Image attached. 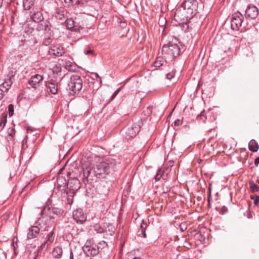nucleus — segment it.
I'll use <instances>...</instances> for the list:
<instances>
[{
	"instance_id": "1",
	"label": "nucleus",
	"mask_w": 259,
	"mask_h": 259,
	"mask_svg": "<svg viewBox=\"0 0 259 259\" xmlns=\"http://www.w3.org/2000/svg\"><path fill=\"white\" fill-rule=\"evenodd\" d=\"M98 175L102 178H104L105 175L108 174L113 170L115 166V161L108 158L98 159Z\"/></svg>"
},
{
	"instance_id": "2",
	"label": "nucleus",
	"mask_w": 259,
	"mask_h": 259,
	"mask_svg": "<svg viewBox=\"0 0 259 259\" xmlns=\"http://www.w3.org/2000/svg\"><path fill=\"white\" fill-rule=\"evenodd\" d=\"M198 3L196 0H185L182 4L184 13L187 19H190L197 12Z\"/></svg>"
},
{
	"instance_id": "3",
	"label": "nucleus",
	"mask_w": 259,
	"mask_h": 259,
	"mask_svg": "<svg viewBox=\"0 0 259 259\" xmlns=\"http://www.w3.org/2000/svg\"><path fill=\"white\" fill-rule=\"evenodd\" d=\"M82 87V81L78 75H73L70 77L68 83L70 94H74L79 92Z\"/></svg>"
},
{
	"instance_id": "4",
	"label": "nucleus",
	"mask_w": 259,
	"mask_h": 259,
	"mask_svg": "<svg viewBox=\"0 0 259 259\" xmlns=\"http://www.w3.org/2000/svg\"><path fill=\"white\" fill-rule=\"evenodd\" d=\"M180 49L176 44H169L165 45L162 48V53L167 54L173 58L177 57L179 55Z\"/></svg>"
},
{
	"instance_id": "5",
	"label": "nucleus",
	"mask_w": 259,
	"mask_h": 259,
	"mask_svg": "<svg viewBox=\"0 0 259 259\" xmlns=\"http://www.w3.org/2000/svg\"><path fill=\"white\" fill-rule=\"evenodd\" d=\"M242 16L240 13L234 14L231 19V28L234 30H238L242 25Z\"/></svg>"
},
{
	"instance_id": "6",
	"label": "nucleus",
	"mask_w": 259,
	"mask_h": 259,
	"mask_svg": "<svg viewBox=\"0 0 259 259\" xmlns=\"http://www.w3.org/2000/svg\"><path fill=\"white\" fill-rule=\"evenodd\" d=\"M258 14V10L254 6L249 5L245 11V17L251 19H255Z\"/></svg>"
},
{
	"instance_id": "7",
	"label": "nucleus",
	"mask_w": 259,
	"mask_h": 259,
	"mask_svg": "<svg viewBox=\"0 0 259 259\" xmlns=\"http://www.w3.org/2000/svg\"><path fill=\"white\" fill-rule=\"evenodd\" d=\"M73 218L77 222L82 223L85 222L87 217L80 209H77L73 212Z\"/></svg>"
},
{
	"instance_id": "8",
	"label": "nucleus",
	"mask_w": 259,
	"mask_h": 259,
	"mask_svg": "<svg viewBox=\"0 0 259 259\" xmlns=\"http://www.w3.org/2000/svg\"><path fill=\"white\" fill-rule=\"evenodd\" d=\"M140 126L138 124H133L128 127L125 132V137L127 139L135 137L140 131Z\"/></svg>"
},
{
	"instance_id": "9",
	"label": "nucleus",
	"mask_w": 259,
	"mask_h": 259,
	"mask_svg": "<svg viewBox=\"0 0 259 259\" xmlns=\"http://www.w3.org/2000/svg\"><path fill=\"white\" fill-rule=\"evenodd\" d=\"M43 80V77L39 74L32 76L29 81V84L33 88L36 89L39 87Z\"/></svg>"
},
{
	"instance_id": "10",
	"label": "nucleus",
	"mask_w": 259,
	"mask_h": 259,
	"mask_svg": "<svg viewBox=\"0 0 259 259\" xmlns=\"http://www.w3.org/2000/svg\"><path fill=\"white\" fill-rule=\"evenodd\" d=\"M48 92L55 95L57 93L58 90V84L54 80H51L48 82L46 84Z\"/></svg>"
},
{
	"instance_id": "11",
	"label": "nucleus",
	"mask_w": 259,
	"mask_h": 259,
	"mask_svg": "<svg viewBox=\"0 0 259 259\" xmlns=\"http://www.w3.org/2000/svg\"><path fill=\"white\" fill-rule=\"evenodd\" d=\"M109 250L107 246V244L106 241H102L98 243V254L102 256L103 254H107L109 253Z\"/></svg>"
},
{
	"instance_id": "12",
	"label": "nucleus",
	"mask_w": 259,
	"mask_h": 259,
	"mask_svg": "<svg viewBox=\"0 0 259 259\" xmlns=\"http://www.w3.org/2000/svg\"><path fill=\"white\" fill-rule=\"evenodd\" d=\"M14 75H11L9 78L5 80V81L0 85V90H3L5 93L7 92L11 87L13 83L12 78Z\"/></svg>"
},
{
	"instance_id": "13",
	"label": "nucleus",
	"mask_w": 259,
	"mask_h": 259,
	"mask_svg": "<svg viewBox=\"0 0 259 259\" xmlns=\"http://www.w3.org/2000/svg\"><path fill=\"white\" fill-rule=\"evenodd\" d=\"M68 187L73 191H76L80 188V182L76 178L70 179L68 181Z\"/></svg>"
},
{
	"instance_id": "14",
	"label": "nucleus",
	"mask_w": 259,
	"mask_h": 259,
	"mask_svg": "<svg viewBox=\"0 0 259 259\" xmlns=\"http://www.w3.org/2000/svg\"><path fill=\"white\" fill-rule=\"evenodd\" d=\"M49 53L50 55H53L57 57L61 56L65 53L64 49L61 46H54L50 49Z\"/></svg>"
},
{
	"instance_id": "15",
	"label": "nucleus",
	"mask_w": 259,
	"mask_h": 259,
	"mask_svg": "<svg viewBox=\"0 0 259 259\" xmlns=\"http://www.w3.org/2000/svg\"><path fill=\"white\" fill-rule=\"evenodd\" d=\"M39 228L36 226H33L29 229L27 233V238L31 239L36 237L39 232Z\"/></svg>"
},
{
	"instance_id": "16",
	"label": "nucleus",
	"mask_w": 259,
	"mask_h": 259,
	"mask_svg": "<svg viewBox=\"0 0 259 259\" xmlns=\"http://www.w3.org/2000/svg\"><path fill=\"white\" fill-rule=\"evenodd\" d=\"M83 251L88 256L94 257L97 254V250L93 246H87L83 248Z\"/></svg>"
},
{
	"instance_id": "17",
	"label": "nucleus",
	"mask_w": 259,
	"mask_h": 259,
	"mask_svg": "<svg viewBox=\"0 0 259 259\" xmlns=\"http://www.w3.org/2000/svg\"><path fill=\"white\" fill-rule=\"evenodd\" d=\"M63 250L60 246H56L52 251V255L55 258H60L62 256Z\"/></svg>"
},
{
	"instance_id": "18",
	"label": "nucleus",
	"mask_w": 259,
	"mask_h": 259,
	"mask_svg": "<svg viewBox=\"0 0 259 259\" xmlns=\"http://www.w3.org/2000/svg\"><path fill=\"white\" fill-rule=\"evenodd\" d=\"M54 240V232L53 231H51L48 235L47 241H46L41 245V247L42 248H45L46 245H47V247H48L49 245L51 244L53 242Z\"/></svg>"
},
{
	"instance_id": "19",
	"label": "nucleus",
	"mask_w": 259,
	"mask_h": 259,
	"mask_svg": "<svg viewBox=\"0 0 259 259\" xmlns=\"http://www.w3.org/2000/svg\"><path fill=\"white\" fill-rule=\"evenodd\" d=\"M31 19L35 22L39 23L44 20V17L40 12H36L31 16Z\"/></svg>"
},
{
	"instance_id": "20",
	"label": "nucleus",
	"mask_w": 259,
	"mask_h": 259,
	"mask_svg": "<svg viewBox=\"0 0 259 259\" xmlns=\"http://www.w3.org/2000/svg\"><path fill=\"white\" fill-rule=\"evenodd\" d=\"M57 185L59 187H65L68 186V182L67 181L65 177L59 176L57 180Z\"/></svg>"
},
{
	"instance_id": "21",
	"label": "nucleus",
	"mask_w": 259,
	"mask_h": 259,
	"mask_svg": "<svg viewBox=\"0 0 259 259\" xmlns=\"http://www.w3.org/2000/svg\"><path fill=\"white\" fill-rule=\"evenodd\" d=\"M249 149L252 152H256L258 149L257 143L254 140H251L248 144Z\"/></svg>"
},
{
	"instance_id": "22",
	"label": "nucleus",
	"mask_w": 259,
	"mask_h": 259,
	"mask_svg": "<svg viewBox=\"0 0 259 259\" xmlns=\"http://www.w3.org/2000/svg\"><path fill=\"white\" fill-rule=\"evenodd\" d=\"M64 2L68 6H77L83 4L82 0H64Z\"/></svg>"
},
{
	"instance_id": "23",
	"label": "nucleus",
	"mask_w": 259,
	"mask_h": 259,
	"mask_svg": "<svg viewBox=\"0 0 259 259\" xmlns=\"http://www.w3.org/2000/svg\"><path fill=\"white\" fill-rule=\"evenodd\" d=\"M63 65H64L65 68L69 71L73 70V64L72 61L69 60H65L64 61Z\"/></svg>"
},
{
	"instance_id": "24",
	"label": "nucleus",
	"mask_w": 259,
	"mask_h": 259,
	"mask_svg": "<svg viewBox=\"0 0 259 259\" xmlns=\"http://www.w3.org/2000/svg\"><path fill=\"white\" fill-rule=\"evenodd\" d=\"M161 178L164 179V171L161 169H159L156 176H155L154 179L156 181H158Z\"/></svg>"
},
{
	"instance_id": "25",
	"label": "nucleus",
	"mask_w": 259,
	"mask_h": 259,
	"mask_svg": "<svg viewBox=\"0 0 259 259\" xmlns=\"http://www.w3.org/2000/svg\"><path fill=\"white\" fill-rule=\"evenodd\" d=\"M97 175L96 174L95 170L94 169H92L89 171V175H88V178L89 180L92 179V180H94V179H93V177L95 176V181L96 182L97 179Z\"/></svg>"
},
{
	"instance_id": "26",
	"label": "nucleus",
	"mask_w": 259,
	"mask_h": 259,
	"mask_svg": "<svg viewBox=\"0 0 259 259\" xmlns=\"http://www.w3.org/2000/svg\"><path fill=\"white\" fill-rule=\"evenodd\" d=\"M61 67L60 64H56L54 66H53L52 68V71L54 74H56L57 75L58 73H60L61 71Z\"/></svg>"
},
{
	"instance_id": "27",
	"label": "nucleus",
	"mask_w": 259,
	"mask_h": 259,
	"mask_svg": "<svg viewBox=\"0 0 259 259\" xmlns=\"http://www.w3.org/2000/svg\"><path fill=\"white\" fill-rule=\"evenodd\" d=\"M163 61L162 60V58L161 57H158L156 59L154 63V66L155 67H160L163 64Z\"/></svg>"
},
{
	"instance_id": "28",
	"label": "nucleus",
	"mask_w": 259,
	"mask_h": 259,
	"mask_svg": "<svg viewBox=\"0 0 259 259\" xmlns=\"http://www.w3.org/2000/svg\"><path fill=\"white\" fill-rule=\"evenodd\" d=\"M147 227V223H145L144 220L142 221V222L141 224V232L142 234L143 235V237H146V235L145 232V230Z\"/></svg>"
},
{
	"instance_id": "29",
	"label": "nucleus",
	"mask_w": 259,
	"mask_h": 259,
	"mask_svg": "<svg viewBox=\"0 0 259 259\" xmlns=\"http://www.w3.org/2000/svg\"><path fill=\"white\" fill-rule=\"evenodd\" d=\"M7 122V116H3L0 119V127H2V128H3Z\"/></svg>"
},
{
	"instance_id": "30",
	"label": "nucleus",
	"mask_w": 259,
	"mask_h": 259,
	"mask_svg": "<svg viewBox=\"0 0 259 259\" xmlns=\"http://www.w3.org/2000/svg\"><path fill=\"white\" fill-rule=\"evenodd\" d=\"M250 187L251 190L254 192H256L259 190V186L253 182L250 183Z\"/></svg>"
},
{
	"instance_id": "31",
	"label": "nucleus",
	"mask_w": 259,
	"mask_h": 259,
	"mask_svg": "<svg viewBox=\"0 0 259 259\" xmlns=\"http://www.w3.org/2000/svg\"><path fill=\"white\" fill-rule=\"evenodd\" d=\"M197 118L198 119L202 120L203 121H205L206 119V116L205 114L204 111L201 112V113L197 116Z\"/></svg>"
},
{
	"instance_id": "32",
	"label": "nucleus",
	"mask_w": 259,
	"mask_h": 259,
	"mask_svg": "<svg viewBox=\"0 0 259 259\" xmlns=\"http://www.w3.org/2000/svg\"><path fill=\"white\" fill-rule=\"evenodd\" d=\"M9 115L11 117L14 114V106L12 104H10L8 106Z\"/></svg>"
},
{
	"instance_id": "33",
	"label": "nucleus",
	"mask_w": 259,
	"mask_h": 259,
	"mask_svg": "<svg viewBox=\"0 0 259 259\" xmlns=\"http://www.w3.org/2000/svg\"><path fill=\"white\" fill-rule=\"evenodd\" d=\"M16 131L14 128H9L8 130V133L9 136L13 137L15 134Z\"/></svg>"
},
{
	"instance_id": "34",
	"label": "nucleus",
	"mask_w": 259,
	"mask_h": 259,
	"mask_svg": "<svg viewBox=\"0 0 259 259\" xmlns=\"http://www.w3.org/2000/svg\"><path fill=\"white\" fill-rule=\"evenodd\" d=\"M52 42V39L50 37H47L42 42V44L45 46H48Z\"/></svg>"
},
{
	"instance_id": "35",
	"label": "nucleus",
	"mask_w": 259,
	"mask_h": 259,
	"mask_svg": "<svg viewBox=\"0 0 259 259\" xmlns=\"http://www.w3.org/2000/svg\"><path fill=\"white\" fill-rule=\"evenodd\" d=\"M187 228L186 223H182L180 225V229L182 232L185 231Z\"/></svg>"
},
{
	"instance_id": "36",
	"label": "nucleus",
	"mask_w": 259,
	"mask_h": 259,
	"mask_svg": "<svg viewBox=\"0 0 259 259\" xmlns=\"http://www.w3.org/2000/svg\"><path fill=\"white\" fill-rule=\"evenodd\" d=\"M64 17L63 12H59L56 15V18L60 20H61Z\"/></svg>"
},
{
	"instance_id": "37",
	"label": "nucleus",
	"mask_w": 259,
	"mask_h": 259,
	"mask_svg": "<svg viewBox=\"0 0 259 259\" xmlns=\"http://www.w3.org/2000/svg\"><path fill=\"white\" fill-rule=\"evenodd\" d=\"M120 89H121V88H119L114 92V93H113V94L112 95V96L111 97V100H113L117 96V95L118 94V93L120 91Z\"/></svg>"
},
{
	"instance_id": "38",
	"label": "nucleus",
	"mask_w": 259,
	"mask_h": 259,
	"mask_svg": "<svg viewBox=\"0 0 259 259\" xmlns=\"http://www.w3.org/2000/svg\"><path fill=\"white\" fill-rule=\"evenodd\" d=\"M85 53L87 55H90L91 54L92 56H95V52L93 50H91L86 51L85 52Z\"/></svg>"
},
{
	"instance_id": "39",
	"label": "nucleus",
	"mask_w": 259,
	"mask_h": 259,
	"mask_svg": "<svg viewBox=\"0 0 259 259\" xmlns=\"http://www.w3.org/2000/svg\"><path fill=\"white\" fill-rule=\"evenodd\" d=\"M174 76V75L172 73H168L166 74V78L168 79H171Z\"/></svg>"
},
{
	"instance_id": "40",
	"label": "nucleus",
	"mask_w": 259,
	"mask_h": 259,
	"mask_svg": "<svg viewBox=\"0 0 259 259\" xmlns=\"http://www.w3.org/2000/svg\"><path fill=\"white\" fill-rule=\"evenodd\" d=\"M49 25H50V23L49 22H45V26H44V28H43V29H44L45 30H47L48 29H49Z\"/></svg>"
},
{
	"instance_id": "41",
	"label": "nucleus",
	"mask_w": 259,
	"mask_h": 259,
	"mask_svg": "<svg viewBox=\"0 0 259 259\" xmlns=\"http://www.w3.org/2000/svg\"><path fill=\"white\" fill-rule=\"evenodd\" d=\"M181 121L180 119H178L176 120L174 122L175 125L176 126H179L180 124Z\"/></svg>"
},
{
	"instance_id": "42",
	"label": "nucleus",
	"mask_w": 259,
	"mask_h": 259,
	"mask_svg": "<svg viewBox=\"0 0 259 259\" xmlns=\"http://www.w3.org/2000/svg\"><path fill=\"white\" fill-rule=\"evenodd\" d=\"M70 22L72 23V24H73V21H72V20H68V21L67 22V28H68V29H71V28H72V26H69V23Z\"/></svg>"
},
{
	"instance_id": "43",
	"label": "nucleus",
	"mask_w": 259,
	"mask_h": 259,
	"mask_svg": "<svg viewBox=\"0 0 259 259\" xmlns=\"http://www.w3.org/2000/svg\"><path fill=\"white\" fill-rule=\"evenodd\" d=\"M4 92L0 90V100L2 99L4 96Z\"/></svg>"
},
{
	"instance_id": "44",
	"label": "nucleus",
	"mask_w": 259,
	"mask_h": 259,
	"mask_svg": "<svg viewBox=\"0 0 259 259\" xmlns=\"http://www.w3.org/2000/svg\"><path fill=\"white\" fill-rule=\"evenodd\" d=\"M254 163L256 165H257L259 164V157L255 159Z\"/></svg>"
},
{
	"instance_id": "45",
	"label": "nucleus",
	"mask_w": 259,
	"mask_h": 259,
	"mask_svg": "<svg viewBox=\"0 0 259 259\" xmlns=\"http://www.w3.org/2000/svg\"><path fill=\"white\" fill-rule=\"evenodd\" d=\"M34 255L33 256L32 258L33 259H35V258L36 257L37 255V251H35L34 252Z\"/></svg>"
},
{
	"instance_id": "46",
	"label": "nucleus",
	"mask_w": 259,
	"mask_h": 259,
	"mask_svg": "<svg viewBox=\"0 0 259 259\" xmlns=\"http://www.w3.org/2000/svg\"><path fill=\"white\" fill-rule=\"evenodd\" d=\"M70 259H73V254L72 251H70Z\"/></svg>"
},
{
	"instance_id": "47",
	"label": "nucleus",
	"mask_w": 259,
	"mask_h": 259,
	"mask_svg": "<svg viewBox=\"0 0 259 259\" xmlns=\"http://www.w3.org/2000/svg\"><path fill=\"white\" fill-rule=\"evenodd\" d=\"M259 200V197H257L254 200V204L256 205L258 203V201Z\"/></svg>"
},
{
	"instance_id": "48",
	"label": "nucleus",
	"mask_w": 259,
	"mask_h": 259,
	"mask_svg": "<svg viewBox=\"0 0 259 259\" xmlns=\"http://www.w3.org/2000/svg\"><path fill=\"white\" fill-rule=\"evenodd\" d=\"M104 232L103 229H102V230H100V229H99L98 228V233H102V232Z\"/></svg>"
},
{
	"instance_id": "49",
	"label": "nucleus",
	"mask_w": 259,
	"mask_h": 259,
	"mask_svg": "<svg viewBox=\"0 0 259 259\" xmlns=\"http://www.w3.org/2000/svg\"><path fill=\"white\" fill-rule=\"evenodd\" d=\"M130 255V254L128 255V258L127 259H141L140 257H135L134 258H129L128 256Z\"/></svg>"
},
{
	"instance_id": "50",
	"label": "nucleus",
	"mask_w": 259,
	"mask_h": 259,
	"mask_svg": "<svg viewBox=\"0 0 259 259\" xmlns=\"http://www.w3.org/2000/svg\"><path fill=\"white\" fill-rule=\"evenodd\" d=\"M3 2V0H0V7H1L2 6V5Z\"/></svg>"
},
{
	"instance_id": "51",
	"label": "nucleus",
	"mask_w": 259,
	"mask_h": 259,
	"mask_svg": "<svg viewBox=\"0 0 259 259\" xmlns=\"http://www.w3.org/2000/svg\"><path fill=\"white\" fill-rule=\"evenodd\" d=\"M94 75L96 77H97V73H95Z\"/></svg>"
},
{
	"instance_id": "52",
	"label": "nucleus",
	"mask_w": 259,
	"mask_h": 259,
	"mask_svg": "<svg viewBox=\"0 0 259 259\" xmlns=\"http://www.w3.org/2000/svg\"><path fill=\"white\" fill-rule=\"evenodd\" d=\"M225 209H224V210H225V209H227L226 207H224Z\"/></svg>"
},
{
	"instance_id": "53",
	"label": "nucleus",
	"mask_w": 259,
	"mask_h": 259,
	"mask_svg": "<svg viewBox=\"0 0 259 259\" xmlns=\"http://www.w3.org/2000/svg\"><path fill=\"white\" fill-rule=\"evenodd\" d=\"M225 209H224V210H225V209H227L226 207H224Z\"/></svg>"
},
{
	"instance_id": "54",
	"label": "nucleus",
	"mask_w": 259,
	"mask_h": 259,
	"mask_svg": "<svg viewBox=\"0 0 259 259\" xmlns=\"http://www.w3.org/2000/svg\"><path fill=\"white\" fill-rule=\"evenodd\" d=\"M31 256H29V259H31Z\"/></svg>"
},
{
	"instance_id": "55",
	"label": "nucleus",
	"mask_w": 259,
	"mask_h": 259,
	"mask_svg": "<svg viewBox=\"0 0 259 259\" xmlns=\"http://www.w3.org/2000/svg\"><path fill=\"white\" fill-rule=\"evenodd\" d=\"M258 183H259V181H258Z\"/></svg>"
}]
</instances>
